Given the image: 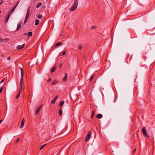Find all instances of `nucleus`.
<instances>
[{"instance_id": "1", "label": "nucleus", "mask_w": 155, "mask_h": 155, "mask_svg": "<svg viewBox=\"0 0 155 155\" xmlns=\"http://www.w3.org/2000/svg\"><path fill=\"white\" fill-rule=\"evenodd\" d=\"M78 5V0H74V2L73 6L70 9V10L71 11H72L75 10Z\"/></svg>"}, {"instance_id": "2", "label": "nucleus", "mask_w": 155, "mask_h": 155, "mask_svg": "<svg viewBox=\"0 0 155 155\" xmlns=\"http://www.w3.org/2000/svg\"><path fill=\"white\" fill-rule=\"evenodd\" d=\"M142 131L143 134L145 137L148 138L149 137V136L147 134V133L146 131L145 127L142 128Z\"/></svg>"}, {"instance_id": "3", "label": "nucleus", "mask_w": 155, "mask_h": 155, "mask_svg": "<svg viewBox=\"0 0 155 155\" xmlns=\"http://www.w3.org/2000/svg\"><path fill=\"white\" fill-rule=\"evenodd\" d=\"M91 134H92V132L91 131H89L88 132V133L85 138V141H88L89 140V139H90V138L91 137Z\"/></svg>"}, {"instance_id": "4", "label": "nucleus", "mask_w": 155, "mask_h": 155, "mask_svg": "<svg viewBox=\"0 0 155 155\" xmlns=\"http://www.w3.org/2000/svg\"><path fill=\"white\" fill-rule=\"evenodd\" d=\"M25 45V43L21 45H18L16 47V48L18 50H21L24 48Z\"/></svg>"}, {"instance_id": "5", "label": "nucleus", "mask_w": 155, "mask_h": 155, "mask_svg": "<svg viewBox=\"0 0 155 155\" xmlns=\"http://www.w3.org/2000/svg\"><path fill=\"white\" fill-rule=\"evenodd\" d=\"M21 78L20 79V82H21V81H23V76H24L23 70V69L21 68Z\"/></svg>"}, {"instance_id": "6", "label": "nucleus", "mask_w": 155, "mask_h": 155, "mask_svg": "<svg viewBox=\"0 0 155 155\" xmlns=\"http://www.w3.org/2000/svg\"><path fill=\"white\" fill-rule=\"evenodd\" d=\"M42 105H41L40 106H39L37 108V109L35 111V114H38V113L40 111V110H41V109L42 107Z\"/></svg>"}, {"instance_id": "7", "label": "nucleus", "mask_w": 155, "mask_h": 155, "mask_svg": "<svg viewBox=\"0 0 155 155\" xmlns=\"http://www.w3.org/2000/svg\"><path fill=\"white\" fill-rule=\"evenodd\" d=\"M18 4V3L17 4L11 9V10L8 12V13H10V14H11L14 11L15 9L16 8L17 6V5Z\"/></svg>"}, {"instance_id": "8", "label": "nucleus", "mask_w": 155, "mask_h": 155, "mask_svg": "<svg viewBox=\"0 0 155 155\" xmlns=\"http://www.w3.org/2000/svg\"><path fill=\"white\" fill-rule=\"evenodd\" d=\"M11 15L10 13H8V15L5 17V23H6L8 21L9 18L10 16Z\"/></svg>"}, {"instance_id": "9", "label": "nucleus", "mask_w": 155, "mask_h": 155, "mask_svg": "<svg viewBox=\"0 0 155 155\" xmlns=\"http://www.w3.org/2000/svg\"><path fill=\"white\" fill-rule=\"evenodd\" d=\"M24 123H25V120H24V118H23L22 119V120L21 121V125L20 126L21 128H23V127L24 126Z\"/></svg>"}, {"instance_id": "10", "label": "nucleus", "mask_w": 155, "mask_h": 155, "mask_svg": "<svg viewBox=\"0 0 155 155\" xmlns=\"http://www.w3.org/2000/svg\"><path fill=\"white\" fill-rule=\"evenodd\" d=\"M21 24H22V22H19L18 24V25H17V28H16V30H17L18 31V30H19L20 29Z\"/></svg>"}, {"instance_id": "11", "label": "nucleus", "mask_w": 155, "mask_h": 155, "mask_svg": "<svg viewBox=\"0 0 155 155\" xmlns=\"http://www.w3.org/2000/svg\"><path fill=\"white\" fill-rule=\"evenodd\" d=\"M68 78V74L67 73H65L64 74V76L63 78V81L65 82L67 80Z\"/></svg>"}, {"instance_id": "12", "label": "nucleus", "mask_w": 155, "mask_h": 155, "mask_svg": "<svg viewBox=\"0 0 155 155\" xmlns=\"http://www.w3.org/2000/svg\"><path fill=\"white\" fill-rule=\"evenodd\" d=\"M56 68V66H54L51 69V72L52 73L54 72L55 71Z\"/></svg>"}, {"instance_id": "13", "label": "nucleus", "mask_w": 155, "mask_h": 155, "mask_svg": "<svg viewBox=\"0 0 155 155\" xmlns=\"http://www.w3.org/2000/svg\"><path fill=\"white\" fill-rule=\"evenodd\" d=\"M102 115L101 114H98L96 116V117L98 119H101L102 117Z\"/></svg>"}, {"instance_id": "14", "label": "nucleus", "mask_w": 155, "mask_h": 155, "mask_svg": "<svg viewBox=\"0 0 155 155\" xmlns=\"http://www.w3.org/2000/svg\"><path fill=\"white\" fill-rule=\"evenodd\" d=\"M64 104V101H61L60 102V103L59 104V106H60V107H61L62 106H63V105Z\"/></svg>"}, {"instance_id": "15", "label": "nucleus", "mask_w": 155, "mask_h": 155, "mask_svg": "<svg viewBox=\"0 0 155 155\" xmlns=\"http://www.w3.org/2000/svg\"><path fill=\"white\" fill-rule=\"evenodd\" d=\"M58 113L60 115H61L62 114V108H60L59 110Z\"/></svg>"}, {"instance_id": "16", "label": "nucleus", "mask_w": 155, "mask_h": 155, "mask_svg": "<svg viewBox=\"0 0 155 155\" xmlns=\"http://www.w3.org/2000/svg\"><path fill=\"white\" fill-rule=\"evenodd\" d=\"M39 21L38 20L36 19L35 20V24L36 25H37L39 24Z\"/></svg>"}, {"instance_id": "17", "label": "nucleus", "mask_w": 155, "mask_h": 155, "mask_svg": "<svg viewBox=\"0 0 155 155\" xmlns=\"http://www.w3.org/2000/svg\"><path fill=\"white\" fill-rule=\"evenodd\" d=\"M57 82L58 81L56 80H55L53 81L52 83L51 84V85H54L57 83Z\"/></svg>"}, {"instance_id": "18", "label": "nucleus", "mask_w": 155, "mask_h": 155, "mask_svg": "<svg viewBox=\"0 0 155 155\" xmlns=\"http://www.w3.org/2000/svg\"><path fill=\"white\" fill-rule=\"evenodd\" d=\"M32 35V33L31 31L29 32L27 34V35L28 37H31V36Z\"/></svg>"}, {"instance_id": "19", "label": "nucleus", "mask_w": 155, "mask_h": 155, "mask_svg": "<svg viewBox=\"0 0 155 155\" xmlns=\"http://www.w3.org/2000/svg\"><path fill=\"white\" fill-rule=\"evenodd\" d=\"M30 7L29 6L27 10V13L26 14H30Z\"/></svg>"}, {"instance_id": "20", "label": "nucleus", "mask_w": 155, "mask_h": 155, "mask_svg": "<svg viewBox=\"0 0 155 155\" xmlns=\"http://www.w3.org/2000/svg\"><path fill=\"white\" fill-rule=\"evenodd\" d=\"M42 3H41V2H39V3L37 5V6H36V7L37 8H39V7H40L41 5H42Z\"/></svg>"}, {"instance_id": "21", "label": "nucleus", "mask_w": 155, "mask_h": 155, "mask_svg": "<svg viewBox=\"0 0 155 155\" xmlns=\"http://www.w3.org/2000/svg\"><path fill=\"white\" fill-rule=\"evenodd\" d=\"M62 44V43L61 42H59L57 43L55 45V46L56 47L61 45Z\"/></svg>"}, {"instance_id": "22", "label": "nucleus", "mask_w": 155, "mask_h": 155, "mask_svg": "<svg viewBox=\"0 0 155 155\" xmlns=\"http://www.w3.org/2000/svg\"><path fill=\"white\" fill-rule=\"evenodd\" d=\"M82 48V45L81 44H79L78 45V49L79 50H81Z\"/></svg>"}, {"instance_id": "23", "label": "nucleus", "mask_w": 155, "mask_h": 155, "mask_svg": "<svg viewBox=\"0 0 155 155\" xmlns=\"http://www.w3.org/2000/svg\"><path fill=\"white\" fill-rule=\"evenodd\" d=\"M56 101V100H55L54 98L51 101V103L52 104H54Z\"/></svg>"}, {"instance_id": "24", "label": "nucleus", "mask_w": 155, "mask_h": 155, "mask_svg": "<svg viewBox=\"0 0 155 155\" xmlns=\"http://www.w3.org/2000/svg\"><path fill=\"white\" fill-rule=\"evenodd\" d=\"M94 111H92V114L91 116V119H92L93 118L94 116Z\"/></svg>"}, {"instance_id": "25", "label": "nucleus", "mask_w": 155, "mask_h": 155, "mask_svg": "<svg viewBox=\"0 0 155 155\" xmlns=\"http://www.w3.org/2000/svg\"><path fill=\"white\" fill-rule=\"evenodd\" d=\"M94 77V75H92L90 78L89 80H90V82L92 80Z\"/></svg>"}, {"instance_id": "26", "label": "nucleus", "mask_w": 155, "mask_h": 155, "mask_svg": "<svg viewBox=\"0 0 155 155\" xmlns=\"http://www.w3.org/2000/svg\"><path fill=\"white\" fill-rule=\"evenodd\" d=\"M23 90V86H20V88L19 89V92L20 93V92L22 91Z\"/></svg>"}, {"instance_id": "27", "label": "nucleus", "mask_w": 155, "mask_h": 155, "mask_svg": "<svg viewBox=\"0 0 155 155\" xmlns=\"http://www.w3.org/2000/svg\"><path fill=\"white\" fill-rule=\"evenodd\" d=\"M38 18L41 19L42 17V16L41 15H38Z\"/></svg>"}, {"instance_id": "28", "label": "nucleus", "mask_w": 155, "mask_h": 155, "mask_svg": "<svg viewBox=\"0 0 155 155\" xmlns=\"http://www.w3.org/2000/svg\"><path fill=\"white\" fill-rule=\"evenodd\" d=\"M29 14H26V17H25V19H26V20H27L28 19V18L29 17Z\"/></svg>"}, {"instance_id": "29", "label": "nucleus", "mask_w": 155, "mask_h": 155, "mask_svg": "<svg viewBox=\"0 0 155 155\" xmlns=\"http://www.w3.org/2000/svg\"><path fill=\"white\" fill-rule=\"evenodd\" d=\"M20 86H23L24 85V83L23 81L20 82Z\"/></svg>"}, {"instance_id": "30", "label": "nucleus", "mask_w": 155, "mask_h": 155, "mask_svg": "<svg viewBox=\"0 0 155 155\" xmlns=\"http://www.w3.org/2000/svg\"><path fill=\"white\" fill-rule=\"evenodd\" d=\"M46 145V144H44L43 145H42L40 148V150H41Z\"/></svg>"}, {"instance_id": "31", "label": "nucleus", "mask_w": 155, "mask_h": 155, "mask_svg": "<svg viewBox=\"0 0 155 155\" xmlns=\"http://www.w3.org/2000/svg\"><path fill=\"white\" fill-rule=\"evenodd\" d=\"M3 89V87H2L0 89V94L2 92Z\"/></svg>"}, {"instance_id": "32", "label": "nucleus", "mask_w": 155, "mask_h": 155, "mask_svg": "<svg viewBox=\"0 0 155 155\" xmlns=\"http://www.w3.org/2000/svg\"><path fill=\"white\" fill-rule=\"evenodd\" d=\"M20 94V93L19 92L18 93V94L16 96V99H18V97L19 96Z\"/></svg>"}, {"instance_id": "33", "label": "nucleus", "mask_w": 155, "mask_h": 155, "mask_svg": "<svg viewBox=\"0 0 155 155\" xmlns=\"http://www.w3.org/2000/svg\"><path fill=\"white\" fill-rule=\"evenodd\" d=\"M20 140V138H18L17 139V140L16 142V143H18V142H19V141Z\"/></svg>"}, {"instance_id": "34", "label": "nucleus", "mask_w": 155, "mask_h": 155, "mask_svg": "<svg viewBox=\"0 0 155 155\" xmlns=\"http://www.w3.org/2000/svg\"><path fill=\"white\" fill-rule=\"evenodd\" d=\"M58 96L57 95V96H56L54 98V99H55V100H57V99L58 98Z\"/></svg>"}, {"instance_id": "35", "label": "nucleus", "mask_w": 155, "mask_h": 155, "mask_svg": "<svg viewBox=\"0 0 155 155\" xmlns=\"http://www.w3.org/2000/svg\"><path fill=\"white\" fill-rule=\"evenodd\" d=\"M96 28V26H92V27H91V28H92V29H94V28Z\"/></svg>"}, {"instance_id": "36", "label": "nucleus", "mask_w": 155, "mask_h": 155, "mask_svg": "<svg viewBox=\"0 0 155 155\" xmlns=\"http://www.w3.org/2000/svg\"><path fill=\"white\" fill-rule=\"evenodd\" d=\"M27 20H26L25 19V21H24V25L25 23L26 22V21H27Z\"/></svg>"}, {"instance_id": "37", "label": "nucleus", "mask_w": 155, "mask_h": 155, "mask_svg": "<svg viewBox=\"0 0 155 155\" xmlns=\"http://www.w3.org/2000/svg\"><path fill=\"white\" fill-rule=\"evenodd\" d=\"M11 59L10 57L9 56L7 58V60H9Z\"/></svg>"}, {"instance_id": "38", "label": "nucleus", "mask_w": 155, "mask_h": 155, "mask_svg": "<svg viewBox=\"0 0 155 155\" xmlns=\"http://www.w3.org/2000/svg\"><path fill=\"white\" fill-rule=\"evenodd\" d=\"M5 81V79L2 80L0 82V84L3 82Z\"/></svg>"}, {"instance_id": "39", "label": "nucleus", "mask_w": 155, "mask_h": 155, "mask_svg": "<svg viewBox=\"0 0 155 155\" xmlns=\"http://www.w3.org/2000/svg\"><path fill=\"white\" fill-rule=\"evenodd\" d=\"M66 54V52H64L62 53V54L63 55H64Z\"/></svg>"}, {"instance_id": "40", "label": "nucleus", "mask_w": 155, "mask_h": 155, "mask_svg": "<svg viewBox=\"0 0 155 155\" xmlns=\"http://www.w3.org/2000/svg\"><path fill=\"white\" fill-rule=\"evenodd\" d=\"M51 80V78H50L48 79V82L50 81Z\"/></svg>"}, {"instance_id": "41", "label": "nucleus", "mask_w": 155, "mask_h": 155, "mask_svg": "<svg viewBox=\"0 0 155 155\" xmlns=\"http://www.w3.org/2000/svg\"><path fill=\"white\" fill-rule=\"evenodd\" d=\"M62 66V64H61L59 66V68H61Z\"/></svg>"}, {"instance_id": "42", "label": "nucleus", "mask_w": 155, "mask_h": 155, "mask_svg": "<svg viewBox=\"0 0 155 155\" xmlns=\"http://www.w3.org/2000/svg\"><path fill=\"white\" fill-rule=\"evenodd\" d=\"M3 121V119H2L0 120V124H1Z\"/></svg>"}, {"instance_id": "43", "label": "nucleus", "mask_w": 155, "mask_h": 155, "mask_svg": "<svg viewBox=\"0 0 155 155\" xmlns=\"http://www.w3.org/2000/svg\"><path fill=\"white\" fill-rule=\"evenodd\" d=\"M136 151V149H134L133 151V153L135 152Z\"/></svg>"}, {"instance_id": "44", "label": "nucleus", "mask_w": 155, "mask_h": 155, "mask_svg": "<svg viewBox=\"0 0 155 155\" xmlns=\"http://www.w3.org/2000/svg\"><path fill=\"white\" fill-rule=\"evenodd\" d=\"M129 55H128L127 59H128V57L129 56Z\"/></svg>"}, {"instance_id": "45", "label": "nucleus", "mask_w": 155, "mask_h": 155, "mask_svg": "<svg viewBox=\"0 0 155 155\" xmlns=\"http://www.w3.org/2000/svg\"><path fill=\"white\" fill-rule=\"evenodd\" d=\"M1 56L2 57H3V55H2Z\"/></svg>"}, {"instance_id": "46", "label": "nucleus", "mask_w": 155, "mask_h": 155, "mask_svg": "<svg viewBox=\"0 0 155 155\" xmlns=\"http://www.w3.org/2000/svg\"><path fill=\"white\" fill-rule=\"evenodd\" d=\"M1 13V11H0V13Z\"/></svg>"}, {"instance_id": "47", "label": "nucleus", "mask_w": 155, "mask_h": 155, "mask_svg": "<svg viewBox=\"0 0 155 155\" xmlns=\"http://www.w3.org/2000/svg\"><path fill=\"white\" fill-rule=\"evenodd\" d=\"M46 0V1L47 2L48 0Z\"/></svg>"}]
</instances>
